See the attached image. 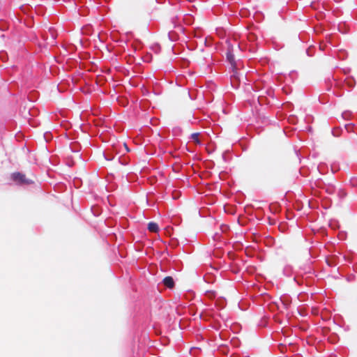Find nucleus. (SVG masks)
I'll list each match as a JSON object with an SVG mask.
<instances>
[{
  "mask_svg": "<svg viewBox=\"0 0 357 357\" xmlns=\"http://www.w3.org/2000/svg\"><path fill=\"white\" fill-rule=\"evenodd\" d=\"M12 179L20 184L29 183V181L26 179L25 176L20 172H15L11 175Z\"/></svg>",
  "mask_w": 357,
  "mask_h": 357,
  "instance_id": "obj_1",
  "label": "nucleus"
},
{
  "mask_svg": "<svg viewBox=\"0 0 357 357\" xmlns=\"http://www.w3.org/2000/svg\"><path fill=\"white\" fill-rule=\"evenodd\" d=\"M123 146H124V147H125V149H126V151H127V152H129V151H130V149H128V146L126 145V144H123Z\"/></svg>",
  "mask_w": 357,
  "mask_h": 357,
  "instance_id": "obj_5",
  "label": "nucleus"
},
{
  "mask_svg": "<svg viewBox=\"0 0 357 357\" xmlns=\"http://www.w3.org/2000/svg\"><path fill=\"white\" fill-rule=\"evenodd\" d=\"M199 134L196 132V133H192L190 136V138L191 139L197 144H200V141L199 139Z\"/></svg>",
  "mask_w": 357,
  "mask_h": 357,
  "instance_id": "obj_4",
  "label": "nucleus"
},
{
  "mask_svg": "<svg viewBox=\"0 0 357 357\" xmlns=\"http://www.w3.org/2000/svg\"><path fill=\"white\" fill-rule=\"evenodd\" d=\"M148 229L151 232H158L159 227L157 223L151 222L148 224Z\"/></svg>",
  "mask_w": 357,
  "mask_h": 357,
  "instance_id": "obj_3",
  "label": "nucleus"
},
{
  "mask_svg": "<svg viewBox=\"0 0 357 357\" xmlns=\"http://www.w3.org/2000/svg\"><path fill=\"white\" fill-rule=\"evenodd\" d=\"M227 57H228V59H231V55H229V54H228V55H227Z\"/></svg>",
  "mask_w": 357,
  "mask_h": 357,
  "instance_id": "obj_6",
  "label": "nucleus"
},
{
  "mask_svg": "<svg viewBox=\"0 0 357 357\" xmlns=\"http://www.w3.org/2000/svg\"><path fill=\"white\" fill-rule=\"evenodd\" d=\"M163 284L166 287H167L169 288H172V287H173V286L174 284V282L172 277L168 276V277H165L163 279Z\"/></svg>",
  "mask_w": 357,
  "mask_h": 357,
  "instance_id": "obj_2",
  "label": "nucleus"
}]
</instances>
